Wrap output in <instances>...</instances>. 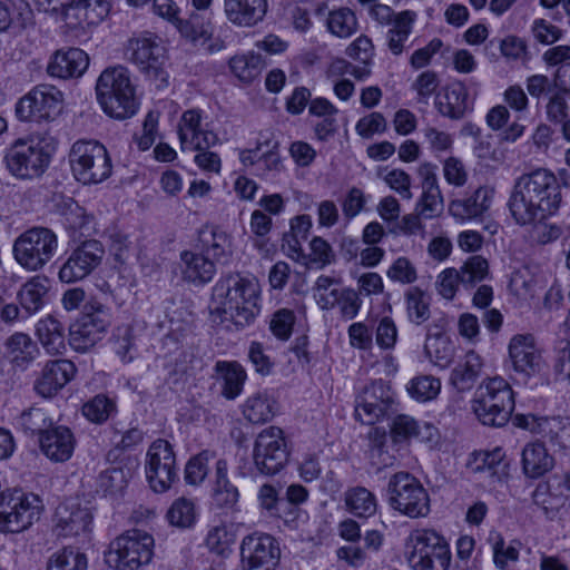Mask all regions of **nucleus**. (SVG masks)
I'll list each match as a JSON object with an SVG mask.
<instances>
[{"mask_svg":"<svg viewBox=\"0 0 570 570\" xmlns=\"http://www.w3.org/2000/svg\"><path fill=\"white\" fill-rule=\"evenodd\" d=\"M493 198V191L487 187H479L472 195L464 199H455L450 203V214L460 220H468L483 215L489 210Z\"/></svg>","mask_w":570,"mask_h":570,"instance_id":"35","label":"nucleus"},{"mask_svg":"<svg viewBox=\"0 0 570 570\" xmlns=\"http://www.w3.org/2000/svg\"><path fill=\"white\" fill-rule=\"evenodd\" d=\"M435 106L439 112L451 119H461L471 109L469 92L462 82L449 85L444 94L439 96Z\"/></svg>","mask_w":570,"mask_h":570,"instance_id":"36","label":"nucleus"},{"mask_svg":"<svg viewBox=\"0 0 570 570\" xmlns=\"http://www.w3.org/2000/svg\"><path fill=\"white\" fill-rule=\"evenodd\" d=\"M226 20L238 28H253L263 22L267 0H223Z\"/></svg>","mask_w":570,"mask_h":570,"instance_id":"25","label":"nucleus"},{"mask_svg":"<svg viewBox=\"0 0 570 570\" xmlns=\"http://www.w3.org/2000/svg\"><path fill=\"white\" fill-rule=\"evenodd\" d=\"M145 469L149 485L155 492L163 493L170 489L178 480L173 445L164 439L154 441L147 451Z\"/></svg>","mask_w":570,"mask_h":570,"instance_id":"15","label":"nucleus"},{"mask_svg":"<svg viewBox=\"0 0 570 570\" xmlns=\"http://www.w3.org/2000/svg\"><path fill=\"white\" fill-rule=\"evenodd\" d=\"M405 557L412 570H449L451 564L450 546L434 529L412 530L405 540Z\"/></svg>","mask_w":570,"mask_h":570,"instance_id":"5","label":"nucleus"},{"mask_svg":"<svg viewBox=\"0 0 570 570\" xmlns=\"http://www.w3.org/2000/svg\"><path fill=\"white\" fill-rule=\"evenodd\" d=\"M168 521L176 527H190L195 520V505L191 500L179 498L174 501L167 512Z\"/></svg>","mask_w":570,"mask_h":570,"instance_id":"56","label":"nucleus"},{"mask_svg":"<svg viewBox=\"0 0 570 570\" xmlns=\"http://www.w3.org/2000/svg\"><path fill=\"white\" fill-rule=\"evenodd\" d=\"M62 94L49 85H40L23 96L16 114L23 121H41L56 118L61 111Z\"/></svg>","mask_w":570,"mask_h":570,"instance_id":"17","label":"nucleus"},{"mask_svg":"<svg viewBox=\"0 0 570 570\" xmlns=\"http://www.w3.org/2000/svg\"><path fill=\"white\" fill-rule=\"evenodd\" d=\"M313 297L323 311L337 308L345 320H353L360 312L362 301L358 293L343 285L340 277L320 275L313 286Z\"/></svg>","mask_w":570,"mask_h":570,"instance_id":"12","label":"nucleus"},{"mask_svg":"<svg viewBox=\"0 0 570 570\" xmlns=\"http://www.w3.org/2000/svg\"><path fill=\"white\" fill-rule=\"evenodd\" d=\"M128 482V471L121 468H109L97 478L96 492L102 497L115 498L122 493Z\"/></svg>","mask_w":570,"mask_h":570,"instance_id":"46","label":"nucleus"},{"mask_svg":"<svg viewBox=\"0 0 570 570\" xmlns=\"http://www.w3.org/2000/svg\"><path fill=\"white\" fill-rule=\"evenodd\" d=\"M58 249V237L47 227H32L19 235L12 247L17 263L29 272L43 268Z\"/></svg>","mask_w":570,"mask_h":570,"instance_id":"10","label":"nucleus"},{"mask_svg":"<svg viewBox=\"0 0 570 570\" xmlns=\"http://www.w3.org/2000/svg\"><path fill=\"white\" fill-rule=\"evenodd\" d=\"M35 334L49 355H62L66 352L65 327L52 315L37 322Z\"/></svg>","mask_w":570,"mask_h":570,"instance_id":"37","label":"nucleus"},{"mask_svg":"<svg viewBox=\"0 0 570 570\" xmlns=\"http://www.w3.org/2000/svg\"><path fill=\"white\" fill-rule=\"evenodd\" d=\"M57 529L62 535H78L86 532L92 521V515L87 508L77 503H63L57 508Z\"/></svg>","mask_w":570,"mask_h":570,"instance_id":"34","label":"nucleus"},{"mask_svg":"<svg viewBox=\"0 0 570 570\" xmlns=\"http://www.w3.org/2000/svg\"><path fill=\"white\" fill-rule=\"evenodd\" d=\"M461 284L459 271L450 267L442 271L436 279V288L439 294L445 299H452Z\"/></svg>","mask_w":570,"mask_h":570,"instance_id":"64","label":"nucleus"},{"mask_svg":"<svg viewBox=\"0 0 570 570\" xmlns=\"http://www.w3.org/2000/svg\"><path fill=\"white\" fill-rule=\"evenodd\" d=\"M105 249L100 242L90 239L75 248L61 265L58 276L62 283H75L86 278L101 263Z\"/></svg>","mask_w":570,"mask_h":570,"instance_id":"21","label":"nucleus"},{"mask_svg":"<svg viewBox=\"0 0 570 570\" xmlns=\"http://www.w3.org/2000/svg\"><path fill=\"white\" fill-rule=\"evenodd\" d=\"M389 505L412 519L430 513V497L419 479L409 472L393 474L386 488Z\"/></svg>","mask_w":570,"mask_h":570,"instance_id":"8","label":"nucleus"},{"mask_svg":"<svg viewBox=\"0 0 570 570\" xmlns=\"http://www.w3.org/2000/svg\"><path fill=\"white\" fill-rule=\"evenodd\" d=\"M87 558L79 550L73 548H63L55 553L49 562L48 570H86Z\"/></svg>","mask_w":570,"mask_h":570,"instance_id":"52","label":"nucleus"},{"mask_svg":"<svg viewBox=\"0 0 570 570\" xmlns=\"http://www.w3.org/2000/svg\"><path fill=\"white\" fill-rule=\"evenodd\" d=\"M154 554V538L146 531L132 529L117 537L106 556V562L116 570H139Z\"/></svg>","mask_w":570,"mask_h":570,"instance_id":"9","label":"nucleus"},{"mask_svg":"<svg viewBox=\"0 0 570 570\" xmlns=\"http://www.w3.org/2000/svg\"><path fill=\"white\" fill-rule=\"evenodd\" d=\"M114 348L122 362L129 363L134 360L136 345L132 330L130 327L126 326L117 330Z\"/></svg>","mask_w":570,"mask_h":570,"instance_id":"59","label":"nucleus"},{"mask_svg":"<svg viewBox=\"0 0 570 570\" xmlns=\"http://www.w3.org/2000/svg\"><path fill=\"white\" fill-rule=\"evenodd\" d=\"M386 275L391 281L401 284H412L417 278L415 267L406 257H399L387 269Z\"/></svg>","mask_w":570,"mask_h":570,"instance_id":"60","label":"nucleus"},{"mask_svg":"<svg viewBox=\"0 0 570 570\" xmlns=\"http://www.w3.org/2000/svg\"><path fill=\"white\" fill-rule=\"evenodd\" d=\"M345 52L350 58L368 65L374 56V45L371 38L361 35L347 46Z\"/></svg>","mask_w":570,"mask_h":570,"instance_id":"62","label":"nucleus"},{"mask_svg":"<svg viewBox=\"0 0 570 570\" xmlns=\"http://www.w3.org/2000/svg\"><path fill=\"white\" fill-rule=\"evenodd\" d=\"M368 16L379 27L386 28L385 45L393 56L399 57L406 51V43L417 19L415 11L395 12L387 4L374 3L368 8Z\"/></svg>","mask_w":570,"mask_h":570,"instance_id":"11","label":"nucleus"},{"mask_svg":"<svg viewBox=\"0 0 570 570\" xmlns=\"http://www.w3.org/2000/svg\"><path fill=\"white\" fill-rule=\"evenodd\" d=\"M227 469L226 460L219 459L216 462L213 498L218 507L232 509L238 502L239 492L228 480Z\"/></svg>","mask_w":570,"mask_h":570,"instance_id":"39","label":"nucleus"},{"mask_svg":"<svg viewBox=\"0 0 570 570\" xmlns=\"http://www.w3.org/2000/svg\"><path fill=\"white\" fill-rule=\"evenodd\" d=\"M73 177L83 185L99 184L110 177L112 164L106 147L97 140H78L69 154Z\"/></svg>","mask_w":570,"mask_h":570,"instance_id":"7","label":"nucleus"},{"mask_svg":"<svg viewBox=\"0 0 570 570\" xmlns=\"http://www.w3.org/2000/svg\"><path fill=\"white\" fill-rule=\"evenodd\" d=\"M126 56L140 72L157 82V87L167 86L166 51L157 37L141 36L129 39L126 46Z\"/></svg>","mask_w":570,"mask_h":570,"instance_id":"13","label":"nucleus"},{"mask_svg":"<svg viewBox=\"0 0 570 570\" xmlns=\"http://www.w3.org/2000/svg\"><path fill=\"white\" fill-rule=\"evenodd\" d=\"M76 367L68 360H57L49 362L41 377L36 382L35 389L43 397L55 395L62 389L75 375Z\"/></svg>","mask_w":570,"mask_h":570,"instance_id":"29","label":"nucleus"},{"mask_svg":"<svg viewBox=\"0 0 570 570\" xmlns=\"http://www.w3.org/2000/svg\"><path fill=\"white\" fill-rule=\"evenodd\" d=\"M17 424L26 434L40 439L53 425V420L45 409L30 407L17 417Z\"/></svg>","mask_w":570,"mask_h":570,"instance_id":"45","label":"nucleus"},{"mask_svg":"<svg viewBox=\"0 0 570 570\" xmlns=\"http://www.w3.org/2000/svg\"><path fill=\"white\" fill-rule=\"evenodd\" d=\"M424 350L430 361L441 368L449 367L454 357V347L450 340L440 332L433 333L431 327L426 334Z\"/></svg>","mask_w":570,"mask_h":570,"instance_id":"42","label":"nucleus"},{"mask_svg":"<svg viewBox=\"0 0 570 570\" xmlns=\"http://www.w3.org/2000/svg\"><path fill=\"white\" fill-rule=\"evenodd\" d=\"M281 559L276 539L267 533L246 535L240 543L243 570H275Z\"/></svg>","mask_w":570,"mask_h":570,"instance_id":"19","label":"nucleus"},{"mask_svg":"<svg viewBox=\"0 0 570 570\" xmlns=\"http://www.w3.org/2000/svg\"><path fill=\"white\" fill-rule=\"evenodd\" d=\"M409 320L421 325L430 317V299L419 287L410 288L405 294Z\"/></svg>","mask_w":570,"mask_h":570,"instance_id":"49","label":"nucleus"},{"mask_svg":"<svg viewBox=\"0 0 570 570\" xmlns=\"http://www.w3.org/2000/svg\"><path fill=\"white\" fill-rule=\"evenodd\" d=\"M521 465L527 478L539 479L553 469L554 459L544 443L534 441L524 445L521 452Z\"/></svg>","mask_w":570,"mask_h":570,"instance_id":"33","label":"nucleus"},{"mask_svg":"<svg viewBox=\"0 0 570 570\" xmlns=\"http://www.w3.org/2000/svg\"><path fill=\"white\" fill-rule=\"evenodd\" d=\"M96 95L102 110L112 118H130L138 109L129 71L122 66L101 72L96 83Z\"/></svg>","mask_w":570,"mask_h":570,"instance_id":"3","label":"nucleus"},{"mask_svg":"<svg viewBox=\"0 0 570 570\" xmlns=\"http://www.w3.org/2000/svg\"><path fill=\"white\" fill-rule=\"evenodd\" d=\"M406 390L411 397L417 402H428L438 396L441 382L432 375L416 376L409 382Z\"/></svg>","mask_w":570,"mask_h":570,"instance_id":"50","label":"nucleus"},{"mask_svg":"<svg viewBox=\"0 0 570 570\" xmlns=\"http://www.w3.org/2000/svg\"><path fill=\"white\" fill-rule=\"evenodd\" d=\"M344 502L347 511L357 518H370L377 510L376 497L364 487L347 489L344 493Z\"/></svg>","mask_w":570,"mask_h":570,"instance_id":"41","label":"nucleus"},{"mask_svg":"<svg viewBox=\"0 0 570 570\" xmlns=\"http://www.w3.org/2000/svg\"><path fill=\"white\" fill-rule=\"evenodd\" d=\"M439 87V79L434 71L426 70L417 76L412 85L413 90L417 94L419 102L426 104L429 98Z\"/></svg>","mask_w":570,"mask_h":570,"instance_id":"63","label":"nucleus"},{"mask_svg":"<svg viewBox=\"0 0 570 570\" xmlns=\"http://www.w3.org/2000/svg\"><path fill=\"white\" fill-rule=\"evenodd\" d=\"M232 72L243 82H252L259 77L263 70L262 57L257 53L235 56L229 60Z\"/></svg>","mask_w":570,"mask_h":570,"instance_id":"48","label":"nucleus"},{"mask_svg":"<svg viewBox=\"0 0 570 570\" xmlns=\"http://www.w3.org/2000/svg\"><path fill=\"white\" fill-rule=\"evenodd\" d=\"M509 361L514 372L525 377L539 374L544 367L541 352L531 334H517L508 345Z\"/></svg>","mask_w":570,"mask_h":570,"instance_id":"22","label":"nucleus"},{"mask_svg":"<svg viewBox=\"0 0 570 570\" xmlns=\"http://www.w3.org/2000/svg\"><path fill=\"white\" fill-rule=\"evenodd\" d=\"M394 403V393L385 381L376 380L364 386L355 400V417L372 425L384 419Z\"/></svg>","mask_w":570,"mask_h":570,"instance_id":"18","label":"nucleus"},{"mask_svg":"<svg viewBox=\"0 0 570 570\" xmlns=\"http://www.w3.org/2000/svg\"><path fill=\"white\" fill-rule=\"evenodd\" d=\"M514 393L501 376L484 380L475 390L472 410L479 421L489 426L505 425L514 410Z\"/></svg>","mask_w":570,"mask_h":570,"instance_id":"4","label":"nucleus"},{"mask_svg":"<svg viewBox=\"0 0 570 570\" xmlns=\"http://www.w3.org/2000/svg\"><path fill=\"white\" fill-rule=\"evenodd\" d=\"M235 540L236 534L232 525L218 524L208 531L206 546L212 552L224 556L230 551V547L234 544Z\"/></svg>","mask_w":570,"mask_h":570,"instance_id":"51","label":"nucleus"},{"mask_svg":"<svg viewBox=\"0 0 570 570\" xmlns=\"http://www.w3.org/2000/svg\"><path fill=\"white\" fill-rule=\"evenodd\" d=\"M561 203V186L556 175L538 168L515 179L507 205L515 224L528 226L554 216Z\"/></svg>","mask_w":570,"mask_h":570,"instance_id":"1","label":"nucleus"},{"mask_svg":"<svg viewBox=\"0 0 570 570\" xmlns=\"http://www.w3.org/2000/svg\"><path fill=\"white\" fill-rule=\"evenodd\" d=\"M178 135L183 149L210 148L218 142L217 135L203 127L200 111L196 109L183 114Z\"/></svg>","mask_w":570,"mask_h":570,"instance_id":"23","label":"nucleus"},{"mask_svg":"<svg viewBox=\"0 0 570 570\" xmlns=\"http://www.w3.org/2000/svg\"><path fill=\"white\" fill-rule=\"evenodd\" d=\"M214 372V377L220 387V394L226 400H235L243 393L247 373L242 364L236 361H217Z\"/></svg>","mask_w":570,"mask_h":570,"instance_id":"31","label":"nucleus"},{"mask_svg":"<svg viewBox=\"0 0 570 570\" xmlns=\"http://www.w3.org/2000/svg\"><path fill=\"white\" fill-rule=\"evenodd\" d=\"M39 444L42 453L55 462H65L73 453L76 440L66 426H51L45 434H41Z\"/></svg>","mask_w":570,"mask_h":570,"instance_id":"28","label":"nucleus"},{"mask_svg":"<svg viewBox=\"0 0 570 570\" xmlns=\"http://www.w3.org/2000/svg\"><path fill=\"white\" fill-rule=\"evenodd\" d=\"M180 272L184 281L203 285L214 278L216 266L214 261L202 250L200 253L184 250L180 253Z\"/></svg>","mask_w":570,"mask_h":570,"instance_id":"32","label":"nucleus"},{"mask_svg":"<svg viewBox=\"0 0 570 570\" xmlns=\"http://www.w3.org/2000/svg\"><path fill=\"white\" fill-rule=\"evenodd\" d=\"M198 246L215 264H228L233 256L232 237L216 226H205L199 230Z\"/></svg>","mask_w":570,"mask_h":570,"instance_id":"27","label":"nucleus"},{"mask_svg":"<svg viewBox=\"0 0 570 570\" xmlns=\"http://www.w3.org/2000/svg\"><path fill=\"white\" fill-rule=\"evenodd\" d=\"M397 341V327L391 317L380 320L375 331V343L382 350L394 348Z\"/></svg>","mask_w":570,"mask_h":570,"instance_id":"61","label":"nucleus"},{"mask_svg":"<svg viewBox=\"0 0 570 570\" xmlns=\"http://www.w3.org/2000/svg\"><path fill=\"white\" fill-rule=\"evenodd\" d=\"M243 414L254 424L265 423L275 414V402L266 394L257 393L246 400Z\"/></svg>","mask_w":570,"mask_h":570,"instance_id":"47","label":"nucleus"},{"mask_svg":"<svg viewBox=\"0 0 570 570\" xmlns=\"http://www.w3.org/2000/svg\"><path fill=\"white\" fill-rule=\"evenodd\" d=\"M255 469L264 475L278 473L287 463L289 452L282 429L268 426L256 436L253 448Z\"/></svg>","mask_w":570,"mask_h":570,"instance_id":"14","label":"nucleus"},{"mask_svg":"<svg viewBox=\"0 0 570 570\" xmlns=\"http://www.w3.org/2000/svg\"><path fill=\"white\" fill-rule=\"evenodd\" d=\"M422 178V194L415 204V210L424 219H432L441 215L443 210V197L438 184L435 166L425 163L417 169Z\"/></svg>","mask_w":570,"mask_h":570,"instance_id":"24","label":"nucleus"},{"mask_svg":"<svg viewBox=\"0 0 570 570\" xmlns=\"http://www.w3.org/2000/svg\"><path fill=\"white\" fill-rule=\"evenodd\" d=\"M215 458V453L204 450L189 459L185 466V480L190 485L200 484L207 476L208 463Z\"/></svg>","mask_w":570,"mask_h":570,"instance_id":"54","label":"nucleus"},{"mask_svg":"<svg viewBox=\"0 0 570 570\" xmlns=\"http://www.w3.org/2000/svg\"><path fill=\"white\" fill-rule=\"evenodd\" d=\"M326 29L336 38L347 39L358 29L356 14L346 7L331 10L326 18Z\"/></svg>","mask_w":570,"mask_h":570,"instance_id":"43","label":"nucleus"},{"mask_svg":"<svg viewBox=\"0 0 570 570\" xmlns=\"http://www.w3.org/2000/svg\"><path fill=\"white\" fill-rule=\"evenodd\" d=\"M6 348L10 362L20 370H26L40 353L32 338L22 332L12 334L6 342Z\"/></svg>","mask_w":570,"mask_h":570,"instance_id":"38","label":"nucleus"},{"mask_svg":"<svg viewBox=\"0 0 570 570\" xmlns=\"http://www.w3.org/2000/svg\"><path fill=\"white\" fill-rule=\"evenodd\" d=\"M115 410L116 405L112 400L105 395H97L83 404L82 414L94 423H102L108 420Z\"/></svg>","mask_w":570,"mask_h":570,"instance_id":"55","label":"nucleus"},{"mask_svg":"<svg viewBox=\"0 0 570 570\" xmlns=\"http://www.w3.org/2000/svg\"><path fill=\"white\" fill-rule=\"evenodd\" d=\"M176 28L183 37L193 42L208 40L213 33L210 17L205 18V14L198 11L191 12L186 20L179 19Z\"/></svg>","mask_w":570,"mask_h":570,"instance_id":"44","label":"nucleus"},{"mask_svg":"<svg viewBox=\"0 0 570 570\" xmlns=\"http://www.w3.org/2000/svg\"><path fill=\"white\" fill-rule=\"evenodd\" d=\"M504 452L501 448H495L490 452H481L475 455V461L480 462L474 471H488L491 476L500 479V471H504L507 464L503 463Z\"/></svg>","mask_w":570,"mask_h":570,"instance_id":"57","label":"nucleus"},{"mask_svg":"<svg viewBox=\"0 0 570 570\" xmlns=\"http://www.w3.org/2000/svg\"><path fill=\"white\" fill-rule=\"evenodd\" d=\"M110 325V314L101 305H91L73 325L69 332V344L77 352H87L94 347L107 332Z\"/></svg>","mask_w":570,"mask_h":570,"instance_id":"16","label":"nucleus"},{"mask_svg":"<svg viewBox=\"0 0 570 570\" xmlns=\"http://www.w3.org/2000/svg\"><path fill=\"white\" fill-rule=\"evenodd\" d=\"M51 282L47 276L36 275L29 278L18 291L17 299L26 316L38 313L47 304Z\"/></svg>","mask_w":570,"mask_h":570,"instance_id":"30","label":"nucleus"},{"mask_svg":"<svg viewBox=\"0 0 570 570\" xmlns=\"http://www.w3.org/2000/svg\"><path fill=\"white\" fill-rule=\"evenodd\" d=\"M40 511L38 497L23 493L10 495L0 502V530L21 532L39 519Z\"/></svg>","mask_w":570,"mask_h":570,"instance_id":"20","label":"nucleus"},{"mask_svg":"<svg viewBox=\"0 0 570 570\" xmlns=\"http://www.w3.org/2000/svg\"><path fill=\"white\" fill-rule=\"evenodd\" d=\"M89 66L88 55L79 48L57 50L51 57L47 71L51 77L68 79L78 78Z\"/></svg>","mask_w":570,"mask_h":570,"instance_id":"26","label":"nucleus"},{"mask_svg":"<svg viewBox=\"0 0 570 570\" xmlns=\"http://www.w3.org/2000/svg\"><path fill=\"white\" fill-rule=\"evenodd\" d=\"M488 273V261L479 255L472 256L463 264L459 271L461 285L466 288H472L479 282L483 281Z\"/></svg>","mask_w":570,"mask_h":570,"instance_id":"53","label":"nucleus"},{"mask_svg":"<svg viewBox=\"0 0 570 570\" xmlns=\"http://www.w3.org/2000/svg\"><path fill=\"white\" fill-rule=\"evenodd\" d=\"M482 366L481 357L475 352L469 351L453 368L451 374L452 384L460 391L471 389L480 376Z\"/></svg>","mask_w":570,"mask_h":570,"instance_id":"40","label":"nucleus"},{"mask_svg":"<svg viewBox=\"0 0 570 570\" xmlns=\"http://www.w3.org/2000/svg\"><path fill=\"white\" fill-rule=\"evenodd\" d=\"M294 323V312L287 308H282L273 314L269 328L278 340L286 341L292 334Z\"/></svg>","mask_w":570,"mask_h":570,"instance_id":"58","label":"nucleus"},{"mask_svg":"<svg viewBox=\"0 0 570 570\" xmlns=\"http://www.w3.org/2000/svg\"><path fill=\"white\" fill-rule=\"evenodd\" d=\"M216 306L210 311L212 321L243 330L254 323L261 312L259 284L253 276L228 273L214 286Z\"/></svg>","mask_w":570,"mask_h":570,"instance_id":"2","label":"nucleus"},{"mask_svg":"<svg viewBox=\"0 0 570 570\" xmlns=\"http://www.w3.org/2000/svg\"><path fill=\"white\" fill-rule=\"evenodd\" d=\"M51 153L38 137L16 139L3 154L7 170L18 179H35L45 174L51 163Z\"/></svg>","mask_w":570,"mask_h":570,"instance_id":"6","label":"nucleus"}]
</instances>
